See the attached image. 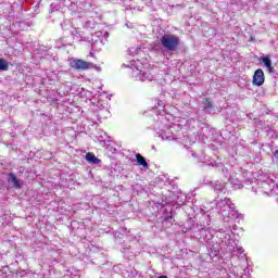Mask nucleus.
Masks as SVG:
<instances>
[{"mask_svg":"<svg viewBox=\"0 0 278 278\" xmlns=\"http://www.w3.org/2000/svg\"><path fill=\"white\" fill-rule=\"evenodd\" d=\"M217 238L220 240L222 244L227 247L229 253H237V255H242V253H244V249L238 245V240L233 239V231H231V228H220L217 231Z\"/></svg>","mask_w":278,"mask_h":278,"instance_id":"nucleus-1","label":"nucleus"},{"mask_svg":"<svg viewBox=\"0 0 278 278\" xmlns=\"http://www.w3.org/2000/svg\"><path fill=\"white\" fill-rule=\"evenodd\" d=\"M216 210L217 213L223 215L225 223H229V220H233L239 216L238 211L236 210V204L228 198L219 200L216 203Z\"/></svg>","mask_w":278,"mask_h":278,"instance_id":"nucleus-2","label":"nucleus"},{"mask_svg":"<svg viewBox=\"0 0 278 278\" xmlns=\"http://www.w3.org/2000/svg\"><path fill=\"white\" fill-rule=\"evenodd\" d=\"M123 66L127 65L123 64ZM128 67L131 68V77L136 81H153V75L149 72H142L136 64V61H132Z\"/></svg>","mask_w":278,"mask_h":278,"instance_id":"nucleus-3","label":"nucleus"},{"mask_svg":"<svg viewBox=\"0 0 278 278\" xmlns=\"http://www.w3.org/2000/svg\"><path fill=\"white\" fill-rule=\"evenodd\" d=\"M160 42L166 51H177V47H179V38L173 34H164L160 38Z\"/></svg>","mask_w":278,"mask_h":278,"instance_id":"nucleus-4","label":"nucleus"},{"mask_svg":"<svg viewBox=\"0 0 278 278\" xmlns=\"http://www.w3.org/2000/svg\"><path fill=\"white\" fill-rule=\"evenodd\" d=\"M175 126H165L163 129L156 130V136L162 140H177V135L173 132Z\"/></svg>","mask_w":278,"mask_h":278,"instance_id":"nucleus-5","label":"nucleus"},{"mask_svg":"<svg viewBox=\"0 0 278 278\" xmlns=\"http://www.w3.org/2000/svg\"><path fill=\"white\" fill-rule=\"evenodd\" d=\"M71 67L75 68V71H88V68H98L100 71V67H98L97 65L90 62H86L81 59H77L71 62Z\"/></svg>","mask_w":278,"mask_h":278,"instance_id":"nucleus-6","label":"nucleus"},{"mask_svg":"<svg viewBox=\"0 0 278 278\" xmlns=\"http://www.w3.org/2000/svg\"><path fill=\"white\" fill-rule=\"evenodd\" d=\"M253 85L254 86H263L264 85V71L258 68L255 71L253 76Z\"/></svg>","mask_w":278,"mask_h":278,"instance_id":"nucleus-7","label":"nucleus"},{"mask_svg":"<svg viewBox=\"0 0 278 278\" xmlns=\"http://www.w3.org/2000/svg\"><path fill=\"white\" fill-rule=\"evenodd\" d=\"M261 62H263L268 73H275V67H273V61L270 60L269 55L262 56Z\"/></svg>","mask_w":278,"mask_h":278,"instance_id":"nucleus-8","label":"nucleus"},{"mask_svg":"<svg viewBox=\"0 0 278 278\" xmlns=\"http://www.w3.org/2000/svg\"><path fill=\"white\" fill-rule=\"evenodd\" d=\"M8 181L9 184H12L13 188H16V189L21 188V181L18 180V178L14 173L9 174Z\"/></svg>","mask_w":278,"mask_h":278,"instance_id":"nucleus-9","label":"nucleus"},{"mask_svg":"<svg viewBox=\"0 0 278 278\" xmlns=\"http://www.w3.org/2000/svg\"><path fill=\"white\" fill-rule=\"evenodd\" d=\"M137 166H142L143 168H149V163H147V159L142 156L140 153L136 154Z\"/></svg>","mask_w":278,"mask_h":278,"instance_id":"nucleus-10","label":"nucleus"},{"mask_svg":"<svg viewBox=\"0 0 278 278\" xmlns=\"http://www.w3.org/2000/svg\"><path fill=\"white\" fill-rule=\"evenodd\" d=\"M85 159L89 164H101V160L90 152L86 154Z\"/></svg>","mask_w":278,"mask_h":278,"instance_id":"nucleus-11","label":"nucleus"},{"mask_svg":"<svg viewBox=\"0 0 278 278\" xmlns=\"http://www.w3.org/2000/svg\"><path fill=\"white\" fill-rule=\"evenodd\" d=\"M202 105L204 110H207L210 112V114H214V112H212V110H214V105L212 104V101H210V99H204Z\"/></svg>","mask_w":278,"mask_h":278,"instance_id":"nucleus-12","label":"nucleus"},{"mask_svg":"<svg viewBox=\"0 0 278 278\" xmlns=\"http://www.w3.org/2000/svg\"><path fill=\"white\" fill-rule=\"evenodd\" d=\"M262 188H264V190H266L267 188H269V190H273L275 188V180L273 179H268L265 180L261 184Z\"/></svg>","mask_w":278,"mask_h":278,"instance_id":"nucleus-13","label":"nucleus"},{"mask_svg":"<svg viewBox=\"0 0 278 278\" xmlns=\"http://www.w3.org/2000/svg\"><path fill=\"white\" fill-rule=\"evenodd\" d=\"M68 45H71V43H70V42H66V40H64V39H59V40L56 41L55 47H56L58 49H62V47H66V46H68Z\"/></svg>","mask_w":278,"mask_h":278,"instance_id":"nucleus-14","label":"nucleus"},{"mask_svg":"<svg viewBox=\"0 0 278 278\" xmlns=\"http://www.w3.org/2000/svg\"><path fill=\"white\" fill-rule=\"evenodd\" d=\"M9 65L8 62L3 59H0V71H8Z\"/></svg>","mask_w":278,"mask_h":278,"instance_id":"nucleus-15","label":"nucleus"},{"mask_svg":"<svg viewBox=\"0 0 278 278\" xmlns=\"http://www.w3.org/2000/svg\"><path fill=\"white\" fill-rule=\"evenodd\" d=\"M215 192H223L225 190V184H215Z\"/></svg>","mask_w":278,"mask_h":278,"instance_id":"nucleus-16","label":"nucleus"},{"mask_svg":"<svg viewBox=\"0 0 278 278\" xmlns=\"http://www.w3.org/2000/svg\"><path fill=\"white\" fill-rule=\"evenodd\" d=\"M99 118H102L104 116V118H108V116H110V111L105 110V111H101L98 114Z\"/></svg>","mask_w":278,"mask_h":278,"instance_id":"nucleus-17","label":"nucleus"},{"mask_svg":"<svg viewBox=\"0 0 278 278\" xmlns=\"http://www.w3.org/2000/svg\"><path fill=\"white\" fill-rule=\"evenodd\" d=\"M231 184L238 189L242 188V182L240 180H233L231 179Z\"/></svg>","mask_w":278,"mask_h":278,"instance_id":"nucleus-18","label":"nucleus"},{"mask_svg":"<svg viewBox=\"0 0 278 278\" xmlns=\"http://www.w3.org/2000/svg\"><path fill=\"white\" fill-rule=\"evenodd\" d=\"M72 36H74V38H81V35L75 29L74 31H72Z\"/></svg>","mask_w":278,"mask_h":278,"instance_id":"nucleus-19","label":"nucleus"},{"mask_svg":"<svg viewBox=\"0 0 278 278\" xmlns=\"http://www.w3.org/2000/svg\"><path fill=\"white\" fill-rule=\"evenodd\" d=\"M274 156L276 157V160H278V150L274 152Z\"/></svg>","mask_w":278,"mask_h":278,"instance_id":"nucleus-20","label":"nucleus"},{"mask_svg":"<svg viewBox=\"0 0 278 278\" xmlns=\"http://www.w3.org/2000/svg\"><path fill=\"white\" fill-rule=\"evenodd\" d=\"M201 235H202V236H207V230H202V231H201Z\"/></svg>","mask_w":278,"mask_h":278,"instance_id":"nucleus-21","label":"nucleus"},{"mask_svg":"<svg viewBox=\"0 0 278 278\" xmlns=\"http://www.w3.org/2000/svg\"><path fill=\"white\" fill-rule=\"evenodd\" d=\"M159 278H168L167 276H160Z\"/></svg>","mask_w":278,"mask_h":278,"instance_id":"nucleus-22","label":"nucleus"},{"mask_svg":"<svg viewBox=\"0 0 278 278\" xmlns=\"http://www.w3.org/2000/svg\"><path fill=\"white\" fill-rule=\"evenodd\" d=\"M152 149H155V146H152Z\"/></svg>","mask_w":278,"mask_h":278,"instance_id":"nucleus-23","label":"nucleus"},{"mask_svg":"<svg viewBox=\"0 0 278 278\" xmlns=\"http://www.w3.org/2000/svg\"><path fill=\"white\" fill-rule=\"evenodd\" d=\"M210 240V238L206 239V241Z\"/></svg>","mask_w":278,"mask_h":278,"instance_id":"nucleus-24","label":"nucleus"}]
</instances>
